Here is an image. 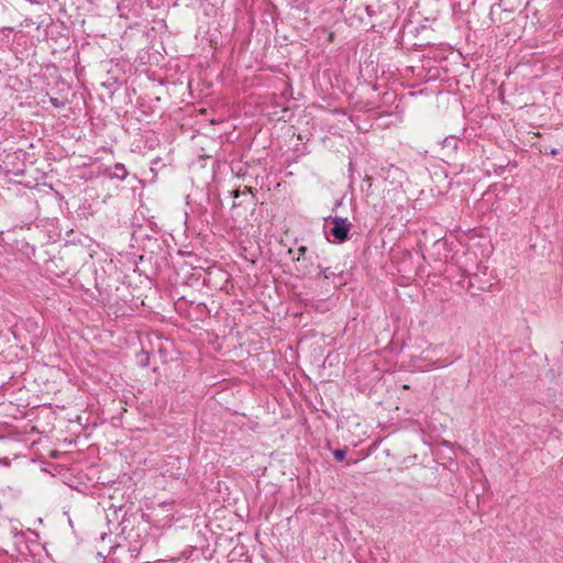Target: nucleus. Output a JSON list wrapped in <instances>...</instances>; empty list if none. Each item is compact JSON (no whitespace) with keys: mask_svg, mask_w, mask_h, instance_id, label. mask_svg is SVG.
I'll return each instance as SVG.
<instances>
[{"mask_svg":"<svg viewBox=\"0 0 563 563\" xmlns=\"http://www.w3.org/2000/svg\"><path fill=\"white\" fill-rule=\"evenodd\" d=\"M288 254L292 256V261L295 262V271L298 276L303 277L310 275L317 268L313 255L308 252L306 246H300L296 252L289 249Z\"/></svg>","mask_w":563,"mask_h":563,"instance_id":"nucleus-1","label":"nucleus"},{"mask_svg":"<svg viewBox=\"0 0 563 563\" xmlns=\"http://www.w3.org/2000/svg\"><path fill=\"white\" fill-rule=\"evenodd\" d=\"M332 228L330 230V233L333 235L334 240L338 243H343L349 240V233L352 228V223L349 221L347 218H341V217H333L330 218Z\"/></svg>","mask_w":563,"mask_h":563,"instance_id":"nucleus-2","label":"nucleus"},{"mask_svg":"<svg viewBox=\"0 0 563 563\" xmlns=\"http://www.w3.org/2000/svg\"><path fill=\"white\" fill-rule=\"evenodd\" d=\"M110 178L123 180L128 176V170L123 164L117 163L107 170Z\"/></svg>","mask_w":563,"mask_h":563,"instance_id":"nucleus-3","label":"nucleus"},{"mask_svg":"<svg viewBox=\"0 0 563 563\" xmlns=\"http://www.w3.org/2000/svg\"><path fill=\"white\" fill-rule=\"evenodd\" d=\"M317 268L319 269V276L323 277L324 279H329L330 277L334 276L335 274L330 271L329 267L323 268L320 265H317Z\"/></svg>","mask_w":563,"mask_h":563,"instance_id":"nucleus-4","label":"nucleus"},{"mask_svg":"<svg viewBox=\"0 0 563 563\" xmlns=\"http://www.w3.org/2000/svg\"><path fill=\"white\" fill-rule=\"evenodd\" d=\"M333 456L338 462H342L346 456L345 449H336L333 451Z\"/></svg>","mask_w":563,"mask_h":563,"instance_id":"nucleus-5","label":"nucleus"},{"mask_svg":"<svg viewBox=\"0 0 563 563\" xmlns=\"http://www.w3.org/2000/svg\"><path fill=\"white\" fill-rule=\"evenodd\" d=\"M49 102L52 103V106L54 108H57V109L64 108L66 106V101L65 100H60V99L55 98V97H51L49 98Z\"/></svg>","mask_w":563,"mask_h":563,"instance_id":"nucleus-6","label":"nucleus"},{"mask_svg":"<svg viewBox=\"0 0 563 563\" xmlns=\"http://www.w3.org/2000/svg\"><path fill=\"white\" fill-rule=\"evenodd\" d=\"M457 143H459V140L454 136H449V137L444 139V141H443L444 146H451L453 148L457 147Z\"/></svg>","mask_w":563,"mask_h":563,"instance_id":"nucleus-7","label":"nucleus"},{"mask_svg":"<svg viewBox=\"0 0 563 563\" xmlns=\"http://www.w3.org/2000/svg\"><path fill=\"white\" fill-rule=\"evenodd\" d=\"M243 192H244V194H245V192H249V194L253 195V188H252V187H245V189H244V191H243Z\"/></svg>","mask_w":563,"mask_h":563,"instance_id":"nucleus-8","label":"nucleus"},{"mask_svg":"<svg viewBox=\"0 0 563 563\" xmlns=\"http://www.w3.org/2000/svg\"><path fill=\"white\" fill-rule=\"evenodd\" d=\"M558 153H559V152H558V150H556V148H552V150L550 151V154H551L552 156L558 155Z\"/></svg>","mask_w":563,"mask_h":563,"instance_id":"nucleus-9","label":"nucleus"},{"mask_svg":"<svg viewBox=\"0 0 563 563\" xmlns=\"http://www.w3.org/2000/svg\"><path fill=\"white\" fill-rule=\"evenodd\" d=\"M13 27H3L2 31H9V32H13Z\"/></svg>","mask_w":563,"mask_h":563,"instance_id":"nucleus-10","label":"nucleus"},{"mask_svg":"<svg viewBox=\"0 0 563 563\" xmlns=\"http://www.w3.org/2000/svg\"><path fill=\"white\" fill-rule=\"evenodd\" d=\"M233 195H234V197H235V198H238V197H239V195H240V191H239V190H235V191H233Z\"/></svg>","mask_w":563,"mask_h":563,"instance_id":"nucleus-11","label":"nucleus"},{"mask_svg":"<svg viewBox=\"0 0 563 563\" xmlns=\"http://www.w3.org/2000/svg\"><path fill=\"white\" fill-rule=\"evenodd\" d=\"M473 286H474V283H473V280L471 279V280H470V287H473Z\"/></svg>","mask_w":563,"mask_h":563,"instance_id":"nucleus-12","label":"nucleus"}]
</instances>
